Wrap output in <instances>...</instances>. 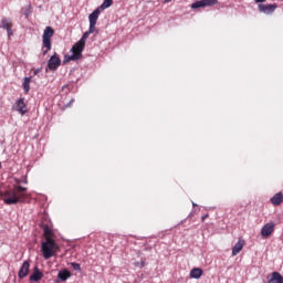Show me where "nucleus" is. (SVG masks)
<instances>
[{"label":"nucleus","instance_id":"f257e3e1","mask_svg":"<svg viewBox=\"0 0 283 283\" xmlns=\"http://www.w3.org/2000/svg\"><path fill=\"white\" fill-rule=\"evenodd\" d=\"M28 188L23 186H13L12 190H8L3 195L4 205H19L25 202L28 198Z\"/></svg>","mask_w":283,"mask_h":283},{"label":"nucleus","instance_id":"f03ea898","mask_svg":"<svg viewBox=\"0 0 283 283\" xmlns=\"http://www.w3.org/2000/svg\"><path fill=\"white\" fill-rule=\"evenodd\" d=\"M41 249L44 260H50V258H54L55 251L56 249H59V245L56 244V241H54V239L46 238V240L42 242Z\"/></svg>","mask_w":283,"mask_h":283},{"label":"nucleus","instance_id":"7ed1b4c3","mask_svg":"<svg viewBox=\"0 0 283 283\" xmlns=\"http://www.w3.org/2000/svg\"><path fill=\"white\" fill-rule=\"evenodd\" d=\"M52 36H54V29L46 27L42 34V54L45 56L52 50Z\"/></svg>","mask_w":283,"mask_h":283},{"label":"nucleus","instance_id":"20e7f679","mask_svg":"<svg viewBox=\"0 0 283 283\" xmlns=\"http://www.w3.org/2000/svg\"><path fill=\"white\" fill-rule=\"evenodd\" d=\"M83 50H85V46L76 42L71 49L72 54L65 55L63 63H70V61H78V59L83 56Z\"/></svg>","mask_w":283,"mask_h":283},{"label":"nucleus","instance_id":"39448f33","mask_svg":"<svg viewBox=\"0 0 283 283\" xmlns=\"http://www.w3.org/2000/svg\"><path fill=\"white\" fill-rule=\"evenodd\" d=\"M59 67H61V57H59L57 53H54L48 62V70L54 72L59 70Z\"/></svg>","mask_w":283,"mask_h":283},{"label":"nucleus","instance_id":"423d86ee","mask_svg":"<svg viewBox=\"0 0 283 283\" xmlns=\"http://www.w3.org/2000/svg\"><path fill=\"white\" fill-rule=\"evenodd\" d=\"M218 0H199L191 4L192 10H198V8H209V6H216Z\"/></svg>","mask_w":283,"mask_h":283},{"label":"nucleus","instance_id":"0eeeda50","mask_svg":"<svg viewBox=\"0 0 283 283\" xmlns=\"http://www.w3.org/2000/svg\"><path fill=\"white\" fill-rule=\"evenodd\" d=\"M273 231H275V223H273V222L265 223L261 228V235H262V238H269V237H271Z\"/></svg>","mask_w":283,"mask_h":283},{"label":"nucleus","instance_id":"6e6552de","mask_svg":"<svg viewBox=\"0 0 283 283\" xmlns=\"http://www.w3.org/2000/svg\"><path fill=\"white\" fill-rule=\"evenodd\" d=\"M13 109L15 112H19V114H21V116H25V114H28V109L25 108V102H23V98L18 99L13 104Z\"/></svg>","mask_w":283,"mask_h":283},{"label":"nucleus","instance_id":"1a4fd4ad","mask_svg":"<svg viewBox=\"0 0 283 283\" xmlns=\"http://www.w3.org/2000/svg\"><path fill=\"white\" fill-rule=\"evenodd\" d=\"M277 10V4H259V11L263 14H273Z\"/></svg>","mask_w":283,"mask_h":283},{"label":"nucleus","instance_id":"9d476101","mask_svg":"<svg viewBox=\"0 0 283 283\" xmlns=\"http://www.w3.org/2000/svg\"><path fill=\"white\" fill-rule=\"evenodd\" d=\"M30 273V262L24 261L18 272V277L20 280H23V277H28V274Z\"/></svg>","mask_w":283,"mask_h":283},{"label":"nucleus","instance_id":"9b49d317","mask_svg":"<svg viewBox=\"0 0 283 283\" xmlns=\"http://www.w3.org/2000/svg\"><path fill=\"white\" fill-rule=\"evenodd\" d=\"M70 277H72V272H70V270L67 269H63L57 273V283L61 282H67V280H70Z\"/></svg>","mask_w":283,"mask_h":283},{"label":"nucleus","instance_id":"f8f14e48","mask_svg":"<svg viewBox=\"0 0 283 283\" xmlns=\"http://www.w3.org/2000/svg\"><path fill=\"white\" fill-rule=\"evenodd\" d=\"M30 282H41L43 280V272L39 270V266H34L32 275L29 277Z\"/></svg>","mask_w":283,"mask_h":283},{"label":"nucleus","instance_id":"ddd939ff","mask_svg":"<svg viewBox=\"0 0 283 283\" xmlns=\"http://www.w3.org/2000/svg\"><path fill=\"white\" fill-rule=\"evenodd\" d=\"M101 9H95L90 15H88V21L90 23H95L98 21V17L101 15Z\"/></svg>","mask_w":283,"mask_h":283},{"label":"nucleus","instance_id":"4468645a","mask_svg":"<svg viewBox=\"0 0 283 283\" xmlns=\"http://www.w3.org/2000/svg\"><path fill=\"white\" fill-rule=\"evenodd\" d=\"M202 273H205L202 271V269L200 268H193L191 271H190V277H192L193 280H200V277H202Z\"/></svg>","mask_w":283,"mask_h":283},{"label":"nucleus","instance_id":"2eb2a0df","mask_svg":"<svg viewBox=\"0 0 283 283\" xmlns=\"http://www.w3.org/2000/svg\"><path fill=\"white\" fill-rule=\"evenodd\" d=\"M271 202H272V205H274L275 207L282 205V202H283V195H282V192L275 193V195L271 198Z\"/></svg>","mask_w":283,"mask_h":283},{"label":"nucleus","instance_id":"dca6fc26","mask_svg":"<svg viewBox=\"0 0 283 283\" xmlns=\"http://www.w3.org/2000/svg\"><path fill=\"white\" fill-rule=\"evenodd\" d=\"M268 283H283V276L280 272H273Z\"/></svg>","mask_w":283,"mask_h":283},{"label":"nucleus","instance_id":"f3484780","mask_svg":"<svg viewBox=\"0 0 283 283\" xmlns=\"http://www.w3.org/2000/svg\"><path fill=\"white\" fill-rule=\"evenodd\" d=\"M242 249H244V241L237 242L232 248V255H238Z\"/></svg>","mask_w":283,"mask_h":283},{"label":"nucleus","instance_id":"a211bd4d","mask_svg":"<svg viewBox=\"0 0 283 283\" xmlns=\"http://www.w3.org/2000/svg\"><path fill=\"white\" fill-rule=\"evenodd\" d=\"M32 82V77H24L22 87L24 90V93L28 94L30 92V83Z\"/></svg>","mask_w":283,"mask_h":283},{"label":"nucleus","instance_id":"6ab92c4d","mask_svg":"<svg viewBox=\"0 0 283 283\" xmlns=\"http://www.w3.org/2000/svg\"><path fill=\"white\" fill-rule=\"evenodd\" d=\"M114 0H104L103 3L97 8L99 11L107 10V8H112Z\"/></svg>","mask_w":283,"mask_h":283},{"label":"nucleus","instance_id":"aec40b11","mask_svg":"<svg viewBox=\"0 0 283 283\" xmlns=\"http://www.w3.org/2000/svg\"><path fill=\"white\" fill-rule=\"evenodd\" d=\"M1 28L4 30H10L12 28V24L8 21V19L3 18L1 20Z\"/></svg>","mask_w":283,"mask_h":283},{"label":"nucleus","instance_id":"412c9836","mask_svg":"<svg viewBox=\"0 0 283 283\" xmlns=\"http://www.w3.org/2000/svg\"><path fill=\"white\" fill-rule=\"evenodd\" d=\"M88 32L91 34H94V32H96V24L95 23H90Z\"/></svg>","mask_w":283,"mask_h":283},{"label":"nucleus","instance_id":"4be33fe9","mask_svg":"<svg viewBox=\"0 0 283 283\" xmlns=\"http://www.w3.org/2000/svg\"><path fill=\"white\" fill-rule=\"evenodd\" d=\"M44 235L45 238H51L50 235H52V230L49 227L44 228Z\"/></svg>","mask_w":283,"mask_h":283},{"label":"nucleus","instance_id":"5701e85b","mask_svg":"<svg viewBox=\"0 0 283 283\" xmlns=\"http://www.w3.org/2000/svg\"><path fill=\"white\" fill-rule=\"evenodd\" d=\"M86 41H87V39L84 38V36H82V38L80 39V41L77 42V44L82 45V48H85Z\"/></svg>","mask_w":283,"mask_h":283},{"label":"nucleus","instance_id":"b1692460","mask_svg":"<svg viewBox=\"0 0 283 283\" xmlns=\"http://www.w3.org/2000/svg\"><path fill=\"white\" fill-rule=\"evenodd\" d=\"M71 266L74 269V271H81V264L78 263H71Z\"/></svg>","mask_w":283,"mask_h":283},{"label":"nucleus","instance_id":"393cba45","mask_svg":"<svg viewBox=\"0 0 283 283\" xmlns=\"http://www.w3.org/2000/svg\"><path fill=\"white\" fill-rule=\"evenodd\" d=\"M32 11H30V6L29 7H27L25 9H24V17L28 19L29 17H30V13H31Z\"/></svg>","mask_w":283,"mask_h":283},{"label":"nucleus","instance_id":"a878e982","mask_svg":"<svg viewBox=\"0 0 283 283\" xmlns=\"http://www.w3.org/2000/svg\"><path fill=\"white\" fill-rule=\"evenodd\" d=\"M15 182L18 184V185H21V182H23V185H28V179H24V180H19V179H15Z\"/></svg>","mask_w":283,"mask_h":283},{"label":"nucleus","instance_id":"bb28decb","mask_svg":"<svg viewBox=\"0 0 283 283\" xmlns=\"http://www.w3.org/2000/svg\"><path fill=\"white\" fill-rule=\"evenodd\" d=\"M8 36H12L14 33L12 32V27L7 29Z\"/></svg>","mask_w":283,"mask_h":283},{"label":"nucleus","instance_id":"cd10ccee","mask_svg":"<svg viewBox=\"0 0 283 283\" xmlns=\"http://www.w3.org/2000/svg\"><path fill=\"white\" fill-rule=\"evenodd\" d=\"M90 34H91V33H90L88 31H86V32L83 33L82 36H83L84 39H90Z\"/></svg>","mask_w":283,"mask_h":283},{"label":"nucleus","instance_id":"c85d7f7f","mask_svg":"<svg viewBox=\"0 0 283 283\" xmlns=\"http://www.w3.org/2000/svg\"><path fill=\"white\" fill-rule=\"evenodd\" d=\"M207 218H209V214H205L203 217H201L202 222H205V220H207Z\"/></svg>","mask_w":283,"mask_h":283},{"label":"nucleus","instance_id":"c756f323","mask_svg":"<svg viewBox=\"0 0 283 283\" xmlns=\"http://www.w3.org/2000/svg\"><path fill=\"white\" fill-rule=\"evenodd\" d=\"M39 72H41V69H36V70L33 72L34 76H36V74H39Z\"/></svg>","mask_w":283,"mask_h":283},{"label":"nucleus","instance_id":"7c9ffc66","mask_svg":"<svg viewBox=\"0 0 283 283\" xmlns=\"http://www.w3.org/2000/svg\"><path fill=\"white\" fill-rule=\"evenodd\" d=\"M74 103V99H71L69 104H66V107H70Z\"/></svg>","mask_w":283,"mask_h":283},{"label":"nucleus","instance_id":"2f4dec72","mask_svg":"<svg viewBox=\"0 0 283 283\" xmlns=\"http://www.w3.org/2000/svg\"><path fill=\"white\" fill-rule=\"evenodd\" d=\"M165 1V3H169L171 0H164Z\"/></svg>","mask_w":283,"mask_h":283},{"label":"nucleus","instance_id":"473e14b6","mask_svg":"<svg viewBox=\"0 0 283 283\" xmlns=\"http://www.w3.org/2000/svg\"><path fill=\"white\" fill-rule=\"evenodd\" d=\"M192 207H197L196 202H192Z\"/></svg>","mask_w":283,"mask_h":283},{"label":"nucleus","instance_id":"72a5a7b5","mask_svg":"<svg viewBox=\"0 0 283 283\" xmlns=\"http://www.w3.org/2000/svg\"><path fill=\"white\" fill-rule=\"evenodd\" d=\"M140 266H145V264L142 263Z\"/></svg>","mask_w":283,"mask_h":283},{"label":"nucleus","instance_id":"f704fd0d","mask_svg":"<svg viewBox=\"0 0 283 283\" xmlns=\"http://www.w3.org/2000/svg\"><path fill=\"white\" fill-rule=\"evenodd\" d=\"M0 169H1V163H0Z\"/></svg>","mask_w":283,"mask_h":283}]
</instances>
